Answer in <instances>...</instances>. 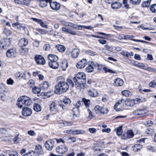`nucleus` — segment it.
I'll list each match as a JSON object with an SVG mask.
<instances>
[{
	"label": "nucleus",
	"mask_w": 156,
	"mask_h": 156,
	"mask_svg": "<svg viewBox=\"0 0 156 156\" xmlns=\"http://www.w3.org/2000/svg\"><path fill=\"white\" fill-rule=\"evenodd\" d=\"M39 41L37 40H34L33 42V46L36 48L38 47L39 45Z\"/></svg>",
	"instance_id": "6e6d98bb"
},
{
	"label": "nucleus",
	"mask_w": 156,
	"mask_h": 156,
	"mask_svg": "<svg viewBox=\"0 0 156 156\" xmlns=\"http://www.w3.org/2000/svg\"><path fill=\"white\" fill-rule=\"evenodd\" d=\"M103 69L105 71V73H109L113 74L116 73V72L115 71L109 69L106 67H103Z\"/></svg>",
	"instance_id": "79ce46f5"
},
{
	"label": "nucleus",
	"mask_w": 156,
	"mask_h": 156,
	"mask_svg": "<svg viewBox=\"0 0 156 156\" xmlns=\"http://www.w3.org/2000/svg\"><path fill=\"white\" fill-rule=\"evenodd\" d=\"M48 0H39V6L42 7L44 8L47 5Z\"/></svg>",
	"instance_id": "c9c22d12"
},
{
	"label": "nucleus",
	"mask_w": 156,
	"mask_h": 156,
	"mask_svg": "<svg viewBox=\"0 0 156 156\" xmlns=\"http://www.w3.org/2000/svg\"><path fill=\"white\" fill-rule=\"evenodd\" d=\"M32 90L34 93L35 94H38L40 92L41 90L40 88L35 87L32 88Z\"/></svg>",
	"instance_id": "49530a36"
},
{
	"label": "nucleus",
	"mask_w": 156,
	"mask_h": 156,
	"mask_svg": "<svg viewBox=\"0 0 156 156\" xmlns=\"http://www.w3.org/2000/svg\"><path fill=\"white\" fill-rule=\"evenodd\" d=\"M31 19L35 22L39 24L42 27L46 28H48V25L44 22L42 20L35 18H31Z\"/></svg>",
	"instance_id": "4468645a"
},
{
	"label": "nucleus",
	"mask_w": 156,
	"mask_h": 156,
	"mask_svg": "<svg viewBox=\"0 0 156 156\" xmlns=\"http://www.w3.org/2000/svg\"><path fill=\"white\" fill-rule=\"evenodd\" d=\"M86 76L83 73H79L74 77L73 80L76 87L80 90L84 89L86 85Z\"/></svg>",
	"instance_id": "f03ea898"
},
{
	"label": "nucleus",
	"mask_w": 156,
	"mask_h": 156,
	"mask_svg": "<svg viewBox=\"0 0 156 156\" xmlns=\"http://www.w3.org/2000/svg\"><path fill=\"white\" fill-rule=\"evenodd\" d=\"M28 52V49L27 48H22L20 49V53L22 55H24Z\"/></svg>",
	"instance_id": "37998d69"
},
{
	"label": "nucleus",
	"mask_w": 156,
	"mask_h": 156,
	"mask_svg": "<svg viewBox=\"0 0 156 156\" xmlns=\"http://www.w3.org/2000/svg\"><path fill=\"white\" fill-rule=\"evenodd\" d=\"M5 88L4 85L1 84L0 85V92L1 93L5 92Z\"/></svg>",
	"instance_id": "338daca9"
},
{
	"label": "nucleus",
	"mask_w": 156,
	"mask_h": 156,
	"mask_svg": "<svg viewBox=\"0 0 156 156\" xmlns=\"http://www.w3.org/2000/svg\"><path fill=\"white\" fill-rule=\"evenodd\" d=\"M22 100H23V96L20 97L18 99L17 101L16 102V105L18 107L21 108L23 107H25L24 104L22 102Z\"/></svg>",
	"instance_id": "393cba45"
},
{
	"label": "nucleus",
	"mask_w": 156,
	"mask_h": 156,
	"mask_svg": "<svg viewBox=\"0 0 156 156\" xmlns=\"http://www.w3.org/2000/svg\"><path fill=\"white\" fill-rule=\"evenodd\" d=\"M148 112V110L145 109H140L136 110L133 112V114L134 115L143 116L144 114Z\"/></svg>",
	"instance_id": "423d86ee"
},
{
	"label": "nucleus",
	"mask_w": 156,
	"mask_h": 156,
	"mask_svg": "<svg viewBox=\"0 0 156 156\" xmlns=\"http://www.w3.org/2000/svg\"><path fill=\"white\" fill-rule=\"evenodd\" d=\"M130 3L133 5L139 4L140 2V0H129Z\"/></svg>",
	"instance_id": "4d7b16f0"
},
{
	"label": "nucleus",
	"mask_w": 156,
	"mask_h": 156,
	"mask_svg": "<svg viewBox=\"0 0 156 156\" xmlns=\"http://www.w3.org/2000/svg\"><path fill=\"white\" fill-rule=\"evenodd\" d=\"M146 100V99L144 97H141L140 98H137L135 99V101H137L139 103L145 101Z\"/></svg>",
	"instance_id": "13d9d810"
},
{
	"label": "nucleus",
	"mask_w": 156,
	"mask_h": 156,
	"mask_svg": "<svg viewBox=\"0 0 156 156\" xmlns=\"http://www.w3.org/2000/svg\"><path fill=\"white\" fill-rule=\"evenodd\" d=\"M82 27L86 29L91 30H92L93 28V27H92L91 26H86L79 25H78L77 28V29L78 30H81L82 29Z\"/></svg>",
	"instance_id": "e433bc0d"
},
{
	"label": "nucleus",
	"mask_w": 156,
	"mask_h": 156,
	"mask_svg": "<svg viewBox=\"0 0 156 156\" xmlns=\"http://www.w3.org/2000/svg\"><path fill=\"white\" fill-rule=\"evenodd\" d=\"M135 99H129L126 101H125V103L126 105L127 106H133L135 104Z\"/></svg>",
	"instance_id": "c85d7f7f"
},
{
	"label": "nucleus",
	"mask_w": 156,
	"mask_h": 156,
	"mask_svg": "<svg viewBox=\"0 0 156 156\" xmlns=\"http://www.w3.org/2000/svg\"><path fill=\"white\" fill-rule=\"evenodd\" d=\"M6 54L8 58H12L15 57L16 55V50L14 48L9 49L6 51Z\"/></svg>",
	"instance_id": "0eeeda50"
},
{
	"label": "nucleus",
	"mask_w": 156,
	"mask_h": 156,
	"mask_svg": "<svg viewBox=\"0 0 156 156\" xmlns=\"http://www.w3.org/2000/svg\"><path fill=\"white\" fill-rule=\"evenodd\" d=\"M34 109L37 112H40L41 110V107L40 105L37 103H34Z\"/></svg>",
	"instance_id": "f704fd0d"
},
{
	"label": "nucleus",
	"mask_w": 156,
	"mask_h": 156,
	"mask_svg": "<svg viewBox=\"0 0 156 156\" xmlns=\"http://www.w3.org/2000/svg\"><path fill=\"white\" fill-rule=\"evenodd\" d=\"M56 150L57 152L59 154H63L66 152L68 150V148L66 146L61 145L58 146Z\"/></svg>",
	"instance_id": "9b49d317"
},
{
	"label": "nucleus",
	"mask_w": 156,
	"mask_h": 156,
	"mask_svg": "<svg viewBox=\"0 0 156 156\" xmlns=\"http://www.w3.org/2000/svg\"><path fill=\"white\" fill-rule=\"evenodd\" d=\"M49 4L51 8L53 10L57 11L60 9V5L56 2L50 1Z\"/></svg>",
	"instance_id": "f8f14e48"
},
{
	"label": "nucleus",
	"mask_w": 156,
	"mask_h": 156,
	"mask_svg": "<svg viewBox=\"0 0 156 156\" xmlns=\"http://www.w3.org/2000/svg\"><path fill=\"white\" fill-rule=\"evenodd\" d=\"M10 44V41L9 39H4L0 44V48L2 50L6 49Z\"/></svg>",
	"instance_id": "6e6552de"
},
{
	"label": "nucleus",
	"mask_w": 156,
	"mask_h": 156,
	"mask_svg": "<svg viewBox=\"0 0 156 156\" xmlns=\"http://www.w3.org/2000/svg\"><path fill=\"white\" fill-rule=\"evenodd\" d=\"M87 113L89 115L87 118L89 120L92 119L95 117L94 114L89 109H87Z\"/></svg>",
	"instance_id": "4c0bfd02"
},
{
	"label": "nucleus",
	"mask_w": 156,
	"mask_h": 156,
	"mask_svg": "<svg viewBox=\"0 0 156 156\" xmlns=\"http://www.w3.org/2000/svg\"><path fill=\"white\" fill-rule=\"evenodd\" d=\"M94 109L97 114H107L108 112L107 108H104L98 105L95 106Z\"/></svg>",
	"instance_id": "20e7f679"
},
{
	"label": "nucleus",
	"mask_w": 156,
	"mask_h": 156,
	"mask_svg": "<svg viewBox=\"0 0 156 156\" xmlns=\"http://www.w3.org/2000/svg\"><path fill=\"white\" fill-rule=\"evenodd\" d=\"M23 115L25 116H30L32 113L31 109L29 108L24 107L22 112Z\"/></svg>",
	"instance_id": "ddd939ff"
},
{
	"label": "nucleus",
	"mask_w": 156,
	"mask_h": 156,
	"mask_svg": "<svg viewBox=\"0 0 156 156\" xmlns=\"http://www.w3.org/2000/svg\"><path fill=\"white\" fill-rule=\"evenodd\" d=\"M28 42L27 39L25 38H22L19 40L18 45L21 47H25L27 45Z\"/></svg>",
	"instance_id": "6ab92c4d"
},
{
	"label": "nucleus",
	"mask_w": 156,
	"mask_h": 156,
	"mask_svg": "<svg viewBox=\"0 0 156 156\" xmlns=\"http://www.w3.org/2000/svg\"><path fill=\"white\" fill-rule=\"evenodd\" d=\"M61 67L63 70H65L68 66V63L67 62H62L61 65Z\"/></svg>",
	"instance_id": "5fc2aeb1"
},
{
	"label": "nucleus",
	"mask_w": 156,
	"mask_h": 156,
	"mask_svg": "<svg viewBox=\"0 0 156 156\" xmlns=\"http://www.w3.org/2000/svg\"><path fill=\"white\" fill-rule=\"evenodd\" d=\"M48 58L49 60V61H57L58 60V57L56 55L50 54L48 55Z\"/></svg>",
	"instance_id": "c756f323"
},
{
	"label": "nucleus",
	"mask_w": 156,
	"mask_h": 156,
	"mask_svg": "<svg viewBox=\"0 0 156 156\" xmlns=\"http://www.w3.org/2000/svg\"><path fill=\"white\" fill-rule=\"evenodd\" d=\"M117 134L119 136L122 135V126H119L116 129Z\"/></svg>",
	"instance_id": "58836bf2"
},
{
	"label": "nucleus",
	"mask_w": 156,
	"mask_h": 156,
	"mask_svg": "<svg viewBox=\"0 0 156 156\" xmlns=\"http://www.w3.org/2000/svg\"><path fill=\"white\" fill-rule=\"evenodd\" d=\"M34 83L32 80H30L27 83V85L29 88H33L34 86Z\"/></svg>",
	"instance_id": "ea45409f"
},
{
	"label": "nucleus",
	"mask_w": 156,
	"mask_h": 156,
	"mask_svg": "<svg viewBox=\"0 0 156 156\" xmlns=\"http://www.w3.org/2000/svg\"><path fill=\"white\" fill-rule=\"evenodd\" d=\"M40 87L41 90H45L49 87V84L47 81H44L40 85Z\"/></svg>",
	"instance_id": "bb28decb"
},
{
	"label": "nucleus",
	"mask_w": 156,
	"mask_h": 156,
	"mask_svg": "<svg viewBox=\"0 0 156 156\" xmlns=\"http://www.w3.org/2000/svg\"><path fill=\"white\" fill-rule=\"evenodd\" d=\"M61 23L64 26H70L71 24V23L66 22L64 20H61L60 21Z\"/></svg>",
	"instance_id": "8fccbe9b"
},
{
	"label": "nucleus",
	"mask_w": 156,
	"mask_h": 156,
	"mask_svg": "<svg viewBox=\"0 0 156 156\" xmlns=\"http://www.w3.org/2000/svg\"><path fill=\"white\" fill-rule=\"evenodd\" d=\"M37 31L42 34H46L48 33L47 31L44 29H38Z\"/></svg>",
	"instance_id": "e2e57ef3"
},
{
	"label": "nucleus",
	"mask_w": 156,
	"mask_h": 156,
	"mask_svg": "<svg viewBox=\"0 0 156 156\" xmlns=\"http://www.w3.org/2000/svg\"><path fill=\"white\" fill-rule=\"evenodd\" d=\"M54 93V91L53 90H50L47 92H45L44 93V95L48 97H49L52 95Z\"/></svg>",
	"instance_id": "de8ad7c7"
},
{
	"label": "nucleus",
	"mask_w": 156,
	"mask_h": 156,
	"mask_svg": "<svg viewBox=\"0 0 156 156\" xmlns=\"http://www.w3.org/2000/svg\"><path fill=\"white\" fill-rule=\"evenodd\" d=\"M3 33L7 36H10L12 34L11 32L9 30L6 29H4Z\"/></svg>",
	"instance_id": "680f3d73"
},
{
	"label": "nucleus",
	"mask_w": 156,
	"mask_h": 156,
	"mask_svg": "<svg viewBox=\"0 0 156 156\" xmlns=\"http://www.w3.org/2000/svg\"><path fill=\"white\" fill-rule=\"evenodd\" d=\"M149 86L152 87H156V80H153L149 84Z\"/></svg>",
	"instance_id": "864d4df0"
},
{
	"label": "nucleus",
	"mask_w": 156,
	"mask_h": 156,
	"mask_svg": "<svg viewBox=\"0 0 156 156\" xmlns=\"http://www.w3.org/2000/svg\"><path fill=\"white\" fill-rule=\"evenodd\" d=\"M109 100V97L106 94L104 95L102 98L101 100L103 102H106Z\"/></svg>",
	"instance_id": "bf43d9fd"
},
{
	"label": "nucleus",
	"mask_w": 156,
	"mask_h": 156,
	"mask_svg": "<svg viewBox=\"0 0 156 156\" xmlns=\"http://www.w3.org/2000/svg\"><path fill=\"white\" fill-rule=\"evenodd\" d=\"M64 104L62 102H59L58 105L62 108L63 110H66L68 109V106L71 103V100L68 98H65L62 100Z\"/></svg>",
	"instance_id": "7ed1b4c3"
},
{
	"label": "nucleus",
	"mask_w": 156,
	"mask_h": 156,
	"mask_svg": "<svg viewBox=\"0 0 156 156\" xmlns=\"http://www.w3.org/2000/svg\"><path fill=\"white\" fill-rule=\"evenodd\" d=\"M94 63L92 62H90L88 63L87 67L86 68V71L87 73L92 72L94 70Z\"/></svg>",
	"instance_id": "a211bd4d"
},
{
	"label": "nucleus",
	"mask_w": 156,
	"mask_h": 156,
	"mask_svg": "<svg viewBox=\"0 0 156 156\" xmlns=\"http://www.w3.org/2000/svg\"><path fill=\"white\" fill-rule=\"evenodd\" d=\"M143 147V146L139 144H135L132 147V149L134 151H140Z\"/></svg>",
	"instance_id": "7c9ffc66"
},
{
	"label": "nucleus",
	"mask_w": 156,
	"mask_h": 156,
	"mask_svg": "<svg viewBox=\"0 0 156 156\" xmlns=\"http://www.w3.org/2000/svg\"><path fill=\"white\" fill-rule=\"evenodd\" d=\"M7 131L4 128H0V133L2 135H5L7 133Z\"/></svg>",
	"instance_id": "0e129e2a"
},
{
	"label": "nucleus",
	"mask_w": 156,
	"mask_h": 156,
	"mask_svg": "<svg viewBox=\"0 0 156 156\" xmlns=\"http://www.w3.org/2000/svg\"><path fill=\"white\" fill-rule=\"evenodd\" d=\"M83 101L82 102L80 101H78L76 105L77 107H74L73 108V115L76 117H78L79 116L80 112L78 107H80L81 105V104H83Z\"/></svg>",
	"instance_id": "39448f33"
},
{
	"label": "nucleus",
	"mask_w": 156,
	"mask_h": 156,
	"mask_svg": "<svg viewBox=\"0 0 156 156\" xmlns=\"http://www.w3.org/2000/svg\"><path fill=\"white\" fill-rule=\"evenodd\" d=\"M85 133V131L82 129H74V135H76L80 134H83Z\"/></svg>",
	"instance_id": "c03bdc74"
},
{
	"label": "nucleus",
	"mask_w": 156,
	"mask_h": 156,
	"mask_svg": "<svg viewBox=\"0 0 156 156\" xmlns=\"http://www.w3.org/2000/svg\"><path fill=\"white\" fill-rule=\"evenodd\" d=\"M126 133L127 135V137H128L129 139L133 138L134 135L133 133L131 130H128Z\"/></svg>",
	"instance_id": "a19ab883"
},
{
	"label": "nucleus",
	"mask_w": 156,
	"mask_h": 156,
	"mask_svg": "<svg viewBox=\"0 0 156 156\" xmlns=\"http://www.w3.org/2000/svg\"><path fill=\"white\" fill-rule=\"evenodd\" d=\"M85 52L89 55L92 56L95 55L96 54L95 52L92 51L90 50H86L85 51Z\"/></svg>",
	"instance_id": "3c124183"
},
{
	"label": "nucleus",
	"mask_w": 156,
	"mask_h": 156,
	"mask_svg": "<svg viewBox=\"0 0 156 156\" xmlns=\"http://www.w3.org/2000/svg\"><path fill=\"white\" fill-rule=\"evenodd\" d=\"M16 78L18 80H20L23 79H25L26 76L23 73L18 72L15 74Z\"/></svg>",
	"instance_id": "412c9836"
},
{
	"label": "nucleus",
	"mask_w": 156,
	"mask_h": 156,
	"mask_svg": "<svg viewBox=\"0 0 156 156\" xmlns=\"http://www.w3.org/2000/svg\"><path fill=\"white\" fill-rule=\"evenodd\" d=\"M22 156H35V155H34V152L32 151L26 153L23 155Z\"/></svg>",
	"instance_id": "052dcab7"
},
{
	"label": "nucleus",
	"mask_w": 156,
	"mask_h": 156,
	"mask_svg": "<svg viewBox=\"0 0 156 156\" xmlns=\"http://www.w3.org/2000/svg\"><path fill=\"white\" fill-rule=\"evenodd\" d=\"M23 101L24 102V106H29L32 103V101L31 99L29 97L26 96H22Z\"/></svg>",
	"instance_id": "aec40b11"
},
{
	"label": "nucleus",
	"mask_w": 156,
	"mask_h": 156,
	"mask_svg": "<svg viewBox=\"0 0 156 156\" xmlns=\"http://www.w3.org/2000/svg\"><path fill=\"white\" fill-rule=\"evenodd\" d=\"M12 25L13 27L16 26L19 29H20L22 27L21 24L19 22H16L15 23H13L12 24Z\"/></svg>",
	"instance_id": "69168bd1"
},
{
	"label": "nucleus",
	"mask_w": 156,
	"mask_h": 156,
	"mask_svg": "<svg viewBox=\"0 0 156 156\" xmlns=\"http://www.w3.org/2000/svg\"><path fill=\"white\" fill-rule=\"evenodd\" d=\"M57 84L55 86V90L54 92L58 94L66 92L69 87H73L74 84L72 80L68 79L66 82L65 79L62 76H59L57 78Z\"/></svg>",
	"instance_id": "f257e3e1"
},
{
	"label": "nucleus",
	"mask_w": 156,
	"mask_h": 156,
	"mask_svg": "<svg viewBox=\"0 0 156 156\" xmlns=\"http://www.w3.org/2000/svg\"><path fill=\"white\" fill-rule=\"evenodd\" d=\"M55 48L58 51L60 52H63L66 50L65 47L61 44L57 45L55 46Z\"/></svg>",
	"instance_id": "2f4dec72"
},
{
	"label": "nucleus",
	"mask_w": 156,
	"mask_h": 156,
	"mask_svg": "<svg viewBox=\"0 0 156 156\" xmlns=\"http://www.w3.org/2000/svg\"><path fill=\"white\" fill-rule=\"evenodd\" d=\"M124 82L122 80L119 78H117L114 80L113 84L116 87L121 86L123 84Z\"/></svg>",
	"instance_id": "5701e85b"
},
{
	"label": "nucleus",
	"mask_w": 156,
	"mask_h": 156,
	"mask_svg": "<svg viewBox=\"0 0 156 156\" xmlns=\"http://www.w3.org/2000/svg\"><path fill=\"white\" fill-rule=\"evenodd\" d=\"M87 92L89 95L92 97H95L98 94L97 90L94 89L88 90Z\"/></svg>",
	"instance_id": "4be33fe9"
},
{
	"label": "nucleus",
	"mask_w": 156,
	"mask_h": 156,
	"mask_svg": "<svg viewBox=\"0 0 156 156\" xmlns=\"http://www.w3.org/2000/svg\"><path fill=\"white\" fill-rule=\"evenodd\" d=\"M122 94L125 96L127 97L131 94V93L128 90H124L122 91Z\"/></svg>",
	"instance_id": "09e8293b"
},
{
	"label": "nucleus",
	"mask_w": 156,
	"mask_h": 156,
	"mask_svg": "<svg viewBox=\"0 0 156 156\" xmlns=\"http://www.w3.org/2000/svg\"><path fill=\"white\" fill-rule=\"evenodd\" d=\"M125 100H124L123 98L119 100L114 106V109L115 110L118 111L119 108H118L117 107L122 103L125 102Z\"/></svg>",
	"instance_id": "473e14b6"
},
{
	"label": "nucleus",
	"mask_w": 156,
	"mask_h": 156,
	"mask_svg": "<svg viewBox=\"0 0 156 156\" xmlns=\"http://www.w3.org/2000/svg\"><path fill=\"white\" fill-rule=\"evenodd\" d=\"M57 61H49L48 65L50 67L53 69H57L59 66V64Z\"/></svg>",
	"instance_id": "b1692460"
},
{
	"label": "nucleus",
	"mask_w": 156,
	"mask_h": 156,
	"mask_svg": "<svg viewBox=\"0 0 156 156\" xmlns=\"http://www.w3.org/2000/svg\"><path fill=\"white\" fill-rule=\"evenodd\" d=\"M50 111L55 113L58 112V106L55 102L52 101L50 105Z\"/></svg>",
	"instance_id": "dca6fc26"
},
{
	"label": "nucleus",
	"mask_w": 156,
	"mask_h": 156,
	"mask_svg": "<svg viewBox=\"0 0 156 156\" xmlns=\"http://www.w3.org/2000/svg\"><path fill=\"white\" fill-rule=\"evenodd\" d=\"M35 152L40 154H42L43 153L41 146L40 145H36L35 146Z\"/></svg>",
	"instance_id": "cd10ccee"
},
{
	"label": "nucleus",
	"mask_w": 156,
	"mask_h": 156,
	"mask_svg": "<svg viewBox=\"0 0 156 156\" xmlns=\"http://www.w3.org/2000/svg\"><path fill=\"white\" fill-rule=\"evenodd\" d=\"M121 6V3L119 2H115L111 4V7L113 9H116L120 8Z\"/></svg>",
	"instance_id": "a878e982"
},
{
	"label": "nucleus",
	"mask_w": 156,
	"mask_h": 156,
	"mask_svg": "<svg viewBox=\"0 0 156 156\" xmlns=\"http://www.w3.org/2000/svg\"><path fill=\"white\" fill-rule=\"evenodd\" d=\"M35 59L37 64L43 65L45 63V61L43 56L41 55H36Z\"/></svg>",
	"instance_id": "1a4fd4ad"
},
{
	"label": "nucleus",
	"mask_w": 156,
	"mask_h": 156,
	"mask_svg": "<svg viewBox=\"0 0 156 156\" xmlns=\"http://www.w3.org/2000/svg\"><path fill=\"white\" fill-rule=\"evenodd\" d=\"M54 144V141L52 140H50L47 141L45 143L44 145L46 149L50 151L52 149Z\"/></svg>",
	"instance_id": "9d476101"
},
{
	"label": "nucleus",
	"mask_w": 156,
	"mask_h": 156,
	"mask_svg": "<svg viewBox=\"0 0 156 156\" xmlns=\"http://www.w3.org/2000/svg\"><path fill=\"white\" fill-rule=\"evenodd\" d=\"M87 61L85 59H83L77 64L76 67L79 69L84 68L87 65Z\"/></svg>",
	"instance_id": "f3484780"
},
{
	"label": "nucleus",
	"mask_w": 156,
	"mask_h": 156,
	"mask_svg": "<svg viewBox=\"0 0 156 156\" xmlns=\"http://www.w3.org/2000/svg\"><path fill=\"white\" fill-rule=\"evenodd\" d=\"M150 10L152 12L156 13V4L152 5L150 8Z\"/></svg>",
	"instance_id": "603ef678"
},
{
	"label": "nucleus",
	"mask_w": 156,
	"mask_h": 156,
	"mask_svg": "<svg viewBox=\"0 0 156 156\" xmlns=\"http://www.w3.org/2000/svg\"><path fill=\"white\" fill-rule=\"evenodd\" d=\"M145 70L149 72H155L156 71V69L152 68L150 67H148L144 69Z\"/></svg>",
	"instance_id": "774afa93"
},
{
	"label": "nucleus",
	"mask_w": 156,
	"mask_h": 156,
	"mask_svg": "<svg viewBox=\"0 0 156 156\" xmlns=\"http://www.w3.org/2000/svg\"><path fill=\"white\" fill-rule=\"evenodd\" d=\"M80 53V50L77 48H74L71 51V56L73 58L78 57Z\"/></svg>",
	"instance_id": "2eb2a0df"
},
{
	"label": "nucleus",
	"mask_w": 156,
	"mask_h": 156,
	"mask_svg": "<svg viewBox=\"0 0 156 156\" xmlns=\"http://www.w3.org/2000/svg\"><path fill=\"white\" fill-rule=\"evenodd\" d=\"M151 0H148V1L144 2L142 4V5L144 7H148L150 5V2Z\"/></svg>",
	"instance_id": "a18cd8bd"
},
{
	"label": "nucleus",
	"mask_w": 156,
	"mask_h": 156,
	"mask_svg": "<svg viewBox=\"0 0 156 156\" xmlns=\"http://www.w3.org/2000/svg\"><path fill=\"white\" fill-rule=\"evenodd\" d=\"M82 101L87 108L90 107V100L86 99L85 98H83Z\"/></svg>",
	"instance_id": "72a5a7b5"
}]
</instances>
